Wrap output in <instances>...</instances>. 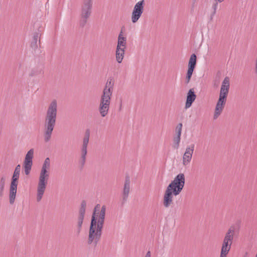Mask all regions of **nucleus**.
Segmentation results:
<instances>
[{"instance_id":"obj_1","label":"nucleus","mask_w":257,"mask_h":257,"mask_svg":"<svg viewBox=\"0 0 257 257\" xmlns=\"http://www.w3.org/2000/svg\"><path fill=\"white\" fill-rule=\"evenodd\" d=\"M100 205L97 204L93 210L89 230L88 243H94L95 245L100 239L103 227L106 206L103 205L99 210Z\"/></svg>"},{"instance_id":"obj_2","label":"nucleus","mask_w":257,"mask_h":257,"mask_svg":"<svg viewBox=\"0 0 257 257\" xmlns=\"http://www.w3.org/2000/svg\"><path fill=\"white\" fill-rule=\"evenodd\" d=\"M185 182L184 174L180 173L167 186L163 196V205L165 208L169 207L173 204V196L180 193L184 188Z\"/></svg>"},{"instance_id":"obj_3","label":"nucleus","mask_w":257,"mask_h":257,"mask_svg":"<svg viewBox=\"0 0 257 257\" xmlns=\"http://www.w3.org/2000/svg\"><path fill=\"white\" fill-rule=\"evenodd\" d=\"M114 86V81L113 78L109 77L103 89L98 106V111L102 117H105L108 113Z\"/></svg>"},{"instance_id":"obj_4","label":"nucleus","mask_w":257,"mask_h":257,"mask_svg":"<svg viewBox=\"0 0 257 257\" xmlns=\"http://www.w3.org/2000/svg\"><path fill=\"white\" fill-rule=\"evenodd\" d=\"M50 169V160L49 158L47 157L45 159L42 165L39 177L36 195L37 202H40L42 200L44 194L49 178Z\"/></svg>"},{"instance_id":"obj_5","label":"nucleus","mask_w":257,"mask_h":257,"mask_svg":"<svg viewBox=\"0 0 257 257\" xmlns=\"http://www.w3.org/2000/svg\"><path fill=\"white\" fill-rule=\"evenodd\" d=\"M229 79L228 77H225L222 81L219 97L215 106L213 118L217 119L221 114L226 101V97L229 92Z\"/></svg>"},{"instance_id":"obj_6","label":"nucleus","mask_w":257,"mask_h":257,"mask_svg":"<svg viewBox=\"0 0 257 257\" xmlns=\"http://www.w3.org/2000/svg\"><path fill=\"white\" fill-rule=\"evenodd\" d=\"M235 227L230 226L228 229L223 239L221 246L220 257H226L233 243L235 234Z\"/></svg>"},{"instance_id":"obj_7","label":"nucleus","mask_w":257,"mask_h":257,"mask_svg":"<svg viewBox=\"0 0 257 257\" xmlns=\"http://www.w3.org/2000/svg\"><path fill=\"white\" fill-rule=\"evenodd\" d=\"M56 123V119L45 115L44 132V139L45 142H48L50 140Z\"/></svg>"},{"instance_id":"obj_8","label":"nucleus","mask_w":257,"mask_h":257,"mask_svg":"<svg viewBox=\"0 0 257 257\" xmlns=\"http://www.w3.org/2000/svg\"><path fill=\"white\" fill-rule=\"evenodd\" d=\"M92 7V0H83V5L81 8V19L80 21L81 26H84L86 24L87 20L91 15Z\"/></svg>"},{"instance_id":"obj_9","label":"nucleus","mask_w":257,"mask_h":257,"mask_svg":"<svg viewBox=\"0 0 257 257\" xmlns=\"http://www.w3.org/2000/svg\"><path fill=\"white\" fill-rule=\"evenodd\" d=\"M19 176L20 174L16 173H14L12 176L9 194L10 203L11 204H13L15 202Z\"/></svg>"},{"instance_id":"obj_10","label":"nucleus","mask_w":257,"mask_h":257,"mask_svg":"<svg viewBox=\"0 0 257 257\" xmlns=\"http://www.w3.org/2000/svg\"><path fill=\"white\" fill-rule=\"evenodd\" d=\"M145 1L141 0L135 5L132 12L131 20L133 23H136L139 20L144 12Z\"/></svg>"},{"instance_id":"obj_11","label":"nucleus","mask_w":257,"mask_h":257,"mask_svg":"<svg viewBox=\"0 0 257 257\" xmlns=\"http://www.w3.org/2000/svg\"><path fill=\"white\" fill-rule=\"evenodd\" d=\"M34 156V150L30 149L27 153L24 160V171L26 175L30 174L33 165V158Z\"/></svg>"},{"instance_id":"obj_12","label":"nucleus","mask_w":257,"mask_h":257,"mask_svg":"<svg viewBox=\"0 0 257 257\" xmlns=\"http://www.w3.org/2000/svg\"><path fill=\"white\" fill-rule=\"evenodd\" d=\"M58 112V103L56 99H53L49 104L46 112V115L48 117L57 119V115Z\"/></svg>"},{"instance_id":"obj_13","label":"nucleus","mask_w":257,"mask_h":257,"mask_svg":"<svg viewBox=\"0 0 257 257\" xmlns=\"http://www.w3.org/2000/svg\"><path fill=\"white\" fill-rule=\"evenodd\" d=\"M194 150V145L188 146L183 156V164L184 166L188 165L191 162Z\"/></svg>"},{"instance_id":"obj_14","label":"nucleus","mask_w":257,"mask_h":257,"mask_svg":"<svg viewBox=\"0 0 257 257\" xmlns=\"http://www.w3.org/2000/svg\"><path fill=\"white\" fill-rule=\"evenodd\" d=\"M196 98L193 88L189 89L187 94V98L185 104V108H188L192 105V103L194 101Z\"/></svg>"},{"instance_id":"obj_15","label":"nucleus","mask_w":257,"mask_h":257,"mask_svg":"<svg viewBox=\"0 0 257 257\" xmlns=\"http://www.w3.org/2000/svg\"><path fill=\"white\" fill-rule=\"evenodd\" d=\"M130 191V180L129 177H126L125 179L124 184L122 192V199L124 201H125L128 196Z\"/></svg>"},{"instance_id":"obj_16","label":"nucleus","mask_w":257,"mask_h":257,"mask_svg":"<svg viewBox=\"0 0 257 257\" xmlns=\"http://www.w3.org/2000/svg\"><path fill=\"white\" fill-rule=\"evenodd\" d=\"M116 47L126 48V37L123 36L122 30L119 32L118 36Z\"/></svg>"},{"instance_id":"obj_17","label":"nucleus","mask_w":257,"mask_h":257,"mask_svg":"<svg viewBox=\"0 0 257 257\" xmlns=\"http://www.w3.org/2000/svg\"><path fill=\"white\" fill-rule=\"evenodd\" d=\"M125 49V48L116 47L115 50V58L118 63L120 64L122 62L124 57Z\"/></svg>"},{"instance_id":"obj_18","label":"nucleus","mask_w":257,"mask_h":257,"mask_svg":"<svg viewBox=\"0 0 257 257\" xmlns=\"http://www.w3.org/2000/svg\"><path fill=\"white\" fill-rule=\"evenodd\" d=\"M87 153V148L81 147V157L80 163L82 166H84L85 164L86 155Z\"/></svg>"},{"instance_id":"obj_19","label":"nucleus","mask_w":257,"mask_h":257,"mask_svg":"<svg viewBox=\"0 0 257 257\" xmlns=\"http://www.w3.org/2000/svg\"><path fill=\"white\" fill-rule=\"evenodd\" d=\"M84 216L85 214L79 213L78 216L77 217V224L78 231H80L81 229L82 224L83 222V220L84 218Z\"/></svg>"},{"instance_id":"obj_20","label":"nucleus","mask_w":257,"mask_h":257,"mask_svg":"<svg viewBox=\"0 0 257 257\" xmlns=\"http://www.w3.org/2000/svg\"><path fill=\"white\" fill-rule=\"evenodd\" d=\"M196 64V56L195 54H193L191 55L189 64L188 67L195 68Z\"/></svg>"},{"instance_id":"obj_21","label":"nucleus","mask_w":257,"mask_h":257,"mask_svg":"<svg viewBox=\"0 0 257 257\" xmlns=\"http://www.w3.org/2000/svg\"><path fill=\"white\" fill-rule=\"evenodd\" d=\"M89 131H87L85 133V136L83 139V143L81 147L86 148H87V146L88 145L89 141Z\"/></svg>"},{"instance_id":"obj_22","label":"nucleus","mask_w":257,"mask_h":257,"mask_svg":"<svg viewBox=\"0 0 257 257\" xmlns=\"http://www.w3.org/2000/svg\"><path fill=\"white\" fill-rule=\"evenodd\" d=\"M86 207V202L83 200L81 202L80 207L79 210V213L85 214Z\"/></svg>"},{"instance_id":"obj_23","label":"nucleus","mask_w":257,"mask_h":257,"mask_svg":"<svg viewBox=\"0 0 257 257\" xmlns=\"http://www.w3.org/2000/svg\"><path fill=\"white\" fill-rule=\"evenodd\" d=\"M39 38V34L37 33H36L34 34L33 37V40L32 42V46L33 47H37V42Z\"/></svg>"},{"instance_id":"obj_24","label":"nucleus","mask_w":257,"mask_h":257,"mask_svg":"<svg viewBox=\"0 0 257 257\" xmlns=\"http://www.w3.org/2000/svg\"><path fill=\"white\" fill-rule=\"evenodd\" d=\"M181 137L179 136H176L174 138V147L175 149H177L179 148V144L180 142Z\"/></svg>"},{"instance_id":"obj_25","label":"nucleus","mask_w":257,"mask_h":257,"mask_svg":"<svg viewBox=\"0 0 257 257\" xmlns=\"http://www.w3.org/2000/svg\"><path fill=\"white\" fill-rule=\"evenodd\" d=\"M6 179L5 177H1L0 179V192L2 193L4 191L5 186Z\"/></svg>"},{"instance_id":"obj_26","label":"nucleus","mask_w":257,"mask_h":257,"mask_svg":"<svg viewBox=\"0 0 257 257\" xmlns=\"http://www.w3.org/2000/svg\"><path fill=\"white\" fill-rule=\"evenodd\" d=\"M182 124L181 123H180L178 124V125L177 126L176 128V133L177 135L176 136H179L181 137V133H182Z\"/></svg>"},{"instance_id":"obj_27","label":"nucleus","mask_w":257,"mask_h":257,"mask_svg":"<svg viewBox=\"0 0 257 257\" xmlns=\"http://www.w3.org/2000/svg\"><path fill=\"white\" fill-rule=\"evenodd\" d=\"M218 3L217 0H215V2L212 5V9H213V15H214L216 12Z\"/></svg>"},{"instance_id":"obj_28","label":"nucleus","mask_w":257,"mask_h":257,"mask_svg":"<svg viewBox=\"0 0 257 257\" xmlns=\"http://www.w3.org/2000/svg\"><path fill=\"white\" fill-rule=\"evenodd\" d=\"M20 171H21V166H20V165H18L15 169L14 173L20 174Z\"/></svg>"},{"instance_id":"obj_29","label":"nucleus","mask_w":257,"mask_h":257,"mask_svg":"<svg viewBox=\"0 0 257 257\" xmlns=\"http://www.w3.org/2000/svg\"><path fill=\"white\" fill-rule=\"evenodd\" d=\"M191 76H192L191 75H190L189 74L187 73L186 77V80H185L186 83L187 84L189 83V82L190 81V79H191Z\"/></svg>"},{"instance_id":"obj_30","label":"nucleus","mask_w":257,"mask_h":257,"mask_svg":"<svg viewBox=\"0 0 257 257\" xmlns=\"http://www.w3.org/2000/svg\"><path fill=\"white\" fill-rule=\"evenodd\" d=\"M194 68L188 67V69L187 73H188L189 75L192 76V74H193V72L194 71Z\"/></svg>"},{"instance_id":"obj_31","label":"nucleus","mask_w":257,"mask_h":257,"mask_svg":"<svg viewBox=\"0 0 257 257\" xmlns=\"http://www.w3.org/2000/svg\"><path fill=\"white\" fill-rule=\"evenodd\" d=\"M38 74V72H35L33 70L30 73V76H34Z\"/></svg>"},{"instance_id":"obj_32","label":"nucleus","mask_w":257,"mask_h":257,"mask_svg":"<svg viewBox=\"0 0 257 257\" xmlns=\"http://www.w3.org/2000/svg\"><path fill=\"white\" fill-rule=\"evenodd\" d=\"M145 257H151V254L150 251H148Z\"/></svg>"},{"instance_id":"obj_33","label":"nucleus","mask_w":257,"mask_h":257,"mask_svg":"<svg viewBox=\"0 0 257 257\" xmlns=\"http://www.w3.org/2000/svg\"><path fill=\"white\" fill-rule=\"evenodd\" d=\"M122 101H121L120 104H119V111H120L122 109Z\"/></svg>"},{"instance_id":"obj_34","label":"nucleus","mask_w":257,"mask_h":257,"mask_svg":"<svg viewBox=\"0 0 257 257\" xmlns=\"http://www.w3.org/2000/svg\"><path fill=\"white\" fill-rule=\"evenodd\" d=\"M217 1L219 2V3H222V2L224 1V0H217Z\"/></svg>"},{"instance_id":"obj_35","label":"nucleus","mask_w":257,"mask_h":257,"mask_svg":"<svg viewBox=\"0 0 257 257\" xmlns=\"http://www.w3.org/2000/svg\"><path fill=\"white\" fill-rule=\"evenodd\" d=\"M255 257H257V254L256 255Z\"/></svg>"}]
</instances>
